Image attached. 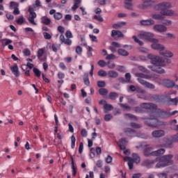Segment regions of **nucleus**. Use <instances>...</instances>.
Returning a JSON list of instances; mask_svg holds the SVG:
<instances>
[{"label":"nucleus","mask_w":178,"mask_h":178,"mask_svg":"<svg viewBox=\"0 0 178 178\" xmlns=\"http://www.w3.org/2000/svg\"><path fill=\"white\" fill-rule=\"evenodd\" d=\"M43 35L45 40H51L52 38V35L47 32L43 33Z\"/></svg>","instance_id":"79ce46f5"},{"label":"nucleus","mask_w":178,"mask_h":178,"mask_svg":"<svg viewBox=\"0 0 178 178\" xmlns=\"http://www.w3.org/2000/svg\"><path fill=\"white\" fill-rule=\"evenodd\" d=\"M40 6H41V2H40V0H36L35 4L33 5V7L40 8Z\"/></svg>","instance_id":"5fc2aeb1"},{"label":"nucleus","mask_w":178,"mask_h":178,"mask_svg":"<svg viewBox=\"0 0 178 178\" xmlns=\"http://www.w3.org/2000/svg\"><path fill=\"white\" fill-rule=\"evenodd\" d=\"M133 40L135 41V42L138 44V45H143L144 44L143 42H141L140 40H138V38H137V36H136V35L133 36Z\"/></svg>","instance_id":"c9c22d12"},{"label":"nucleus","mask_w":178,"mask_h":178,"mask_svg":"<svg viewBox=\"0 0 178 178\" xmlns=\"http://www.w3.org/2000/svg\"><path fill=\"white\" fill-rule=\"evenodd\" d=\"M97 64L99 66H100V67H105V66H106V62L102 60H99Z\"/></svg>","instance_id":"ea45409f"},{"label":"nucleus","mask_w":178,"mask_h":178,"mask_svg":"<svg viewBox=\"0 0 178 178\" xmlns=\"http://www.w3.org/2000/svg\"><path fill=\"white\" fill-rule=\"evenodd\" d=\"M166 35L168 38H176V36L173 33H168Z\"/></svg>","instance_id":"69168bd1"},{"label":"nucleus","mask_w":178,"mask_h":178,"mask_svg":"<svg viewBox=\"0 0 178 178\" xmlns=\"http://www.w3.org/2000/svg\"><path fill=\"white\" fill-rule=\"evenodd\" d=\"M57 76H58V78L60 79H65V74L64 73L58 72Z\"/></svg>","instance_id":"e2e57ef3"},{"label":"nucleus","mask_w":178,"mask_h":178,"mask_svg":"<svg viewBox=\"0 0 178 178\" xmlns=\"http://www.w3.org/2000/svg\"><path fill=\"white\" fill-rule=\"evenodd\" d=\"M146 124L147 126H151L152 127H159V126H165L166 124L162 121L158 120L156 118L147 119V122H146Z\"/></svg>","instance_id":"6e6552de"},{"label":"nucleus","mask_w":178,"mask_h":178,"mask_svg":"<svg viewBox=\"0 0 178 178\" xmlns=\"http://www.w3.org/2000/svg\"><path fill=\"white\" fill-rule=\"evenodd\" d=\"M161 55H163L164 56H166L167 58H172L173 56V53H172L170 51H166L165 52H161Z\"/></svg>","instance_id":"393cba45"},{"label":"nucleus","mask_w":178,"mask_h":178,"mask_svg":"<svg viewBox=\"0 0 178 178\" xmlns=\"http://www.w3.org/2000/svg\"><path fill=\"white\" fill-rule=\"evenodd\" d=\"M152 137L154 138H159L165 136V131L163 130H157L152 132Z\"/></svg>","instance_id":"4468645a"},{"label":"nucleus","mask_w":178,"mask_h":178,"mask_svg":"<svg viewBox=\"0 0 178 178\" xmlns=\"http://www.w3.org/2000/svg\"><path fill=\"white\" fill-rule=\"evenodd\" d=\"M158 40L157 42H152L153 44H152V48L153 49H157L158 51H163L165 49V47L163 45L158 43Z\"/></svg>","instance_id":"ddd939ff"},{"label":"nucleus","mask_w":178,"mask_h":178,"mask_svg":"<svg viewBox=\"0 0 178 178\" xmlns=\"http://www.w3.org/2000/svg\"><path fill=\"white\" fill-rule=\"evenodd\" d=\"M89 37H90V40L92 41H93V42H97V41H98V40H97L96 36L94 35H90Z\"/></svg>","instance_id":"603ef678"},{"label":"nucleus","mask_w":178,"mask_h":178,"mask_svg":"<svg viewBox=\"0 0 178 178\" xmlns=\"http://www.w3.org/2000/svg\"><path fill=\"white\" fill-rule=\"evenodd\" d=\"M118 54L121 55L122 56H127V55H129V53L124 49H119Z\"/></svg>","instance_id":"7c9ffc66"},{"label":"nucleus","mask_w":178,"mask_h":178,"mask_svg":"<svg viewBox=\"0 0 178 178\" xmlns=\"http://www.w3.org/2000/svg\"><path fill=\"white\" fill-rule=\"evenodd\" d=\"M170 102H172V104H173L174 105H177L178 98L176 97V98H175V99H170Z\"/></svg>","instance_id":"4d7b16f0"},{"label":"nucleus","mask_w":178,"mask_h":178,"mask_svg":"<svg viewBox=\"0 0 178 178\" xmlns=\"http://www.w3.org/2000/svg\"><path fill=\"white\" fill-rule=\"evenodd\" d=\"M65 37L67 39L65 38V35H60V41L63 44H65V45H68V46L72 45V40H70V38H73V34L72 33V32L70 31H67L65 32Z\"/></svg>","instance_id":"423d86ee"},{"label":"nucleus","mask_w":178,"mask_h":178,"mask_svg":"<svg viewBox=\"0 0 178 178\" xmlns=\"http://www.w3.org/2000/svg\"><path fill=\"white\" fill-rule=\"evenodd\" d=\"M140 177H141V174H140V173L134 174V175L132 176V178H140Z\"/></svg>","instance_id":"774afa93"},{"label":"nucleus","mask_w":178,"mask_h":178,"mask_svg":"<svg viewBox=\"0 0 178 178\" xmlns=\"http://www.w3.org/2000/svg\"><path fill=\"white\" fill-rule=\"evenodd\" d=\"M100 95H106L108 94V90L105 88H102L99 90Z\"/></svg>","instance_id":"e433bc0d"},{"label":"nucleus","mask_w":178,"mask_h":178,"mask_svg":"<svg viewBox=\"0 0 178 178\" xmlns=\"http://www.w3.org/2000/svg\"><path fill=\"white\" fill-rule=\"evenodd\" d=\"M153 19H156V20H163V16L160 15H154Z\"/></svg>","instance_id":"37998d69"},{"label":"nucleus","mask_w":178,"mask_h":178,"mask_svg":"<svg viewBox=\"0 0 178 178\" xmlns=\"http://www.w3.org/2000/svg\"><path fill=\"white\" fill-rule=\"evenodd\" d=\"M111 119H112V115L111 114H107L104 116V120H106V122H109Z\"/></svg>","instance_id":"de8ad7c7"},{"label":"nucleus","mask_w":178,"mask_h":178,"mask_svg":"<svg viewBox=\"0 0 178 178\" xmlns=\"http://www.w3.org/2000/svg\"><path fill=\"white\" fill-rule=\"evenodd\" d=\"M122 24L124 25V22H122L120 24H116L113 25V29H119L122 26Z\"/></svg>","instance_id":"0e129e2a"},{"label":"nucleus","mask_w":178,"mask_h":178,"mask_svg":"<svg viewBox=\"0 0 178 178\" xmlns=\"http://www.w3.org/2000/svg\"><path fill=\"white\" fill-rule=\"evenodd\" d=\"M74 147H76V137H74V135H72L71 136V148L73 149Z\"/></svg>","instance_id":"bb28decb"},{"label":"nucleus","mask_w":178,"mask_h":178,"mask_svg":"<svg viewBox=\"0 0 178 178\" xmlns=\"http://www.w3.org/2000/svg\"><path fill=\"white\" fill-rule=\"evenodd\" d=\"M30 50L29 49H24V54L25 55V56H30Z\"/></svg>","instance_id":"338daca9"},{"label":"nucleus","mask_w":178,"mask_h":178,"mask_svg":"<svg viewBox=\"0 0 178 178\" xmlns=\"http://www.w3.org/2000/svg\"><path fill=\"white\" fill-rule=\"evenodd\" d=\"M136 76L138 77V81L140 83V84H141L142 86H144V87H146L147 88H151V89L155 88V86L153 84H151L144 81L143 79H156V76H149L145 74H140V73H136Z\"/></svg>","instance_id":"f03ea898"},{"label":"nucleus","mask_w":178,"mask_h":178,"mask_svg":"<svg viewBox=\"0 0 178 178\" xmlns=\"http://www.w3.org/2000/svg\"><path fill=\"white\" fill-rule=\"evenodd\" d=\"M154 30L157 33H165L167 31L168 28L163 25L156 24L154 26Z\"/></svg>","instance_id":"9b49d317"},{"label":"nucleus","mask_w":178,"mask_h":178,"mask_svg":"<svg viewBox=\"0 0 178 178\" xmlns=\"http://www.w3.org/2000/svg\"><path fill=\"white\" fill-rule=\"evenodd\" d=\"M17 24L22 25L23 23H24V17L23 16H20L17 19Z\"/></svg>","instance_id":"72a5a7b5"},{"label":"nucleus","mask_w":178,"mask_h":178,"mask_svg":"<svg viewBox=\"0 0 178 178\" xmlns=\"http://www.w3.org/2000/svg\"><path fill=\"white\" fill-rule=\"evenodd\" d=\"M108 76L113 79H115V78L118 77V74L115 71L110 70L108 72Z\"/></svg>","instance_id":"4be33fe9"},{"label":"nucleus","mask_w":178,"mask_h":178,"mask_svg":"<svg viewBox=\"0 0 178 178\" xmlns=\"http://www.w3.org/2000/svg\"><path fill=\"white\" fill-rule=\"evenodd\" d=\"M118 95L116 92H111L109 95L110 99H115V98H118Z\"/></svg>","instance_id":"58836bf2"},{"label":"nucleus","mask_w":178,"mask_h":178,"mask_svg":"<svg viewBox=\"0 0 178 178\" xmlns=\"http://www.w3.org/2000/svg\"><path fill=\"white\" fill-rule=\"evenodd\" d=\"M172 158L173 156L172 154H168L157 159L158 163L156 165V168L159 169L161 168H165V166L172 165V163H173V161H172Z\"/></svg>","instance_id":"20e7f679"},{"label":"nucleus","mask_w":178,"mask_h":178,"mask_svg":"<svg viewBox=\"0 0 178 178\" xmlns=\"http://www.w3.org/2000/svg\"><path fill=\"white\" fill-rule=\"evenodd\" d=\"M165 154V149H161L155 152H152V149H148L145 151V155L146 156H149L151 155L152 156H158L159 155H163Z\"/></svg>","instance_id":"9d476101"},{"label":"nucleus","mask_w":178,"mask_h":178,"mask_svg":"<svg viewBox=\"0 0 178 178\" xmlns=\"http://www.w3.org/2000/svg\"><path fill=\"white\" fill-rule=\"evenodd\" d=\"M54 17L55 20H60V19H62V17H63V15H62V13H56L54 15Z\"/></svg>","instance_id":"cd10ccee"},{"label":"nucleus","mask_w":178,"mask_h":178,"mask_svg":"<svg viewBox=\"0 0 178 178\" xmlns=\"http://www.w3.org/2000/svg\"><path fill=\"white\" fill-rule=\"evenodd\" d=\"M58 31L60 33L61 35H63V33H65V28L62 26H59L58 27Z\"/></svg>","instance_id":"a18cd8bd"},{"label":"nucleus","mask_w":178,"mask_h":178,"mask_svg":"<svg viewBox=\"0 0 178 178\" xmlns=\"http://www.w3.org/2000/svg\"><path fill=\"white\" fill-rule=\"evenodd\" d=\"M44 52H45V49H39L38 51V59H41L42 58V55H44Z\"/></svg>","instance_id":"c756f323"},{"label":"nucleus","mask_w":178,"mask_h":178,"mask_svg":"<svg viewBox=\"0 0 178 178\" xmlns=\"http://www.w3.org/2000/svg\"><path fill=\"white\" fill-rule=\"evenodd\" d=\"M120 44L113 42L112 43V46L110 47V50L111 51V52H116V49L117 48H120Z\"/></svg>","instance_id":"6ab92c4d"},{"label":"nucleus","mask_w":178,"mask_h":178,"mask_svg":"<svg viewBox=\"0 0 178 178\" xmlns=\"http://www.w3.org/2000/svg\"><path fill=\"white\" fill-rule=\"evenodd\" d=\"M60 48V45L52 44L51 49H53L54 52H58V50Z\"/></svg>","instance_id":"4c0bfd02"},{"label":"nucleus","mask_w":178,"mask_h":178,"mask_svg":"<svg viewBox=\"0 0 178 178\" xmlns=\"http://www.w3.org/2000/svg\"><path fill=\"white\" fill-rule=\"evenodd\" d=\"M97 74L100 77H106V76H108V73L106 72V71L104 70H99L98 72H97Z\"/></svg>","instance_id":"a878e982"},{"label":"nucleus","mask_w":178,"mask_h":178,"mask_svg":"<svg viewBox=\"0 0 178 178\" xmlns=\"http://www.w3.org/2000/svg\"><path fill=\"white\" fill-rule=\"evenodd\" d=\"M104 109L105 113H106L107 112L112 111V109H113V107H112V105L106 104H104Z\"/></svg>","instance_id":"5701e85b"},{"label":"nucleus","mask_w":178,"mask_h":178,"mask_svg":"<svg viewBox=\"0 0 178 178\" xmlns=\"http://www.w3.org/2000/svg\"><path fill=\"white\" fill-rule=\"evenodd\" d=\"M155 22L154 20L152 19H147V20H143L140 21V24L142 26H152Z\"/></svg>","instance_id":"a211bd4d"},{"label":"nucleus","mask_w":178,"mask_h":178,"mask_svg":"<svg viewBox=\"0 0 178 178\" xmlns=\"http://www.w3.org/2000/svg\"><path fill=\"white\" fill-rule=\"evenodd\" d=\"M133 158H134V161H133V159H131L130 157H124V161H125L126 162H128V166H129L130 170H131V169H133V163L134 162H135V163H140V157L137 154H134Z\"/></svg>","instance_id":"0eeeda50"},{"label":"nucleus","mask_w":178,"mask_h":178,"mask_svg":"<svg viewBox=\"0 0 178 178\" xmlns=\"http://www.w3.org/2000/svg\"><path fill=\"white\" fill-rule=\"evenodd\" d=\"M125 79L128 83H130V79H131V76L130 75V73H127L125 74Z\"/></svg>","instance_id":"864d4df0"},{"label":"nucleus","mask_w":178,"mask_h":178,"mask_svg":"<svg viewBox=\"0 0 178 178\" xmlns=\"http://www.w3.org/2000/svg\"><path fill=\"white\" fill-rule=\"evenodd\" d=\"M111 36H113L114 38H122V37H124L123 33H122V32L115 30L112 31Z\"/></svg>","instance_id":"f3484780"},{"label":"nucleus","mask_w":178,"mask_h":178,"mask_svg":"<svg viewBox=\"0 0 178 178\" xmlns=\"http://www.w3.org/2000/svg\"><path fill=\"white\" fill-rule=\"evenodd\" d=\"M29 15L28 17V20L31 24H33V26H37V23L35 21H34V19L37 17V14L34 12V8L31 6L29 7Z\"/></svg>","instance_id":"1a4fd4ad"},{"label":"nucleus","mask_w":178,"mask_h":178,"mask_svg":"<svg viewBox=\"0 0 178 178\" xmlns=\"http://www.w3.org/2000/svg\"><path fill=\"white\" fill-rule=\"evenodd\" d=\"M129 90H131V91H140V89L137 87H136V86H129Z\"/></svg>","instance_id":"8fccbe9b"},{"label":"nucleus","mask_w":178,"mask_h":178,"mask_svg":"<svg viewBox=\"0 0 178 178\" xmlns=\"http://www.w3.org/2000/svg\"><path fill=\"white\" fill-rule=\"evenodd\" d=\"M116 56H115V55L113 54H109L106 57V59L107 60H111V59H115Z\"/></svg>","instance_id":"13d9d810"},{"label":"nucleus","mask_w":178,"mask_h":178,"mask_svg":"<svg viewBox=\"0 0 178 178\" xmlns=\"http://www.w3.org/2000/svg\"><path fill=\"white\" fill-rule=\"evenodd\" d=\"M104 173H106V175H109L111 173V167L106 165L104 168Z\"/></svg>","instance_id":"a19ab883"},{"label":"nucleus","mask_w":178,"mask_h":178,"mask_svg":"<svg viewBox=\"0 0 178 178\" xmlns=\"http://www.w3.org/2000/svg\"><path fill=\"white\" fill-rule=\"evenodd\" d=\"M10 8H12L13 9H16L17 8H19V3L14 1H11L10 3Z\"/></svg>","instance_id":"2f4dec72"},{"label":"nucleus","mask_w":178,"mask_h":178,"mask_svg":"<svg viewBox=\"0 0 178 178\" xmlns=\"http://www.w3.org/2000/svg\"><path fill=\"white\" fill-rule=\"evenodd\" d=\"M72 176H76L77 168L74 166V161H73V159H72Z\"/></svg>","instance_id":"c85d7f7f"},{"label":"nucleus","mask_w":178,"mask_h":178,"mask_svg":"<svg viewBox=\"0 0 178 178\" xmlns=\"http://www.w3.org/2000/svg\"><path fill=\"white\" fill-rule=\"evenodd\" d=\"M33 73H35V75L36 76V77H41V72L40 71V70L34 67Z\"/></svg>","instance_id":"473e14b6"},{"label":"nucleus","mask_w":178,"mask_h":178,"mask_svg":"<svg viewBox=\"0 0 178 178\" xmlns=\"http://www.w3.org/2000/svg\"><path fill=\"white\" fill-rule=\"evenodd\" d=\"M147 58L152 60V63L153 65L151 67L152 70H153V72H156V73H159L160 74H163V73H165V70L162 69L161 67L166 66L167 63H170L169 59L165 58L162 60L159 58V56L153 54H149Z\"/></svg>","instance_id":"f257e3e1"},{"label":"nucleus","mask_w":178,"mask_h":178,"mask_svg":"<svg viewBox=\"0 0 178 178\" xmlns=\"http://www.w3.org/2000/svg\"><path fill=\"white\" fill-rule=\"evenodd\" d=\"M112 156H108L106 158V159H105V161H106V163H111V162H112Z\"/></svg>","instance_id":"052dcab7"},{"label":"nucleus","mask_w":178,"mask_h":178,"mask_svg":"<svg viewBox=\"0 0 178 178\" xmlns=\"http://www.w3.org/2000/svg\"><path fill=\"white\" fill-rule=\"evenodd\" d=\"M76 54L78 55H81V52H83V48L80 46H77L75 49Z\"/></svg>","instance_id":"f704fd0d"},{"label":"nucleus","mask_w":178,"mask_h":178,"mask_svg":"<svg viewBox=\"0 0 178 178\" xmlns=\"http://www.w3.org/2000/svg\"><path fill=\"white\" fill-rule=\"evenodd\" d=\"M133 0H125L124 5L127 9H133V4H131V1Z\"/></svg>","instance_id":"412c9836"},{"label":"nucleus","mask_w":178,"mask_h":178,"mask_svg":"<svg viewBox=\"0 0 178 178\" xmlns=\"http://www.w3.org/2000/svg\"><path fill=\"white\" fill-rule=\"evenodd\" d=\"M10 69L13 74H14V76H15V77H19V76H20V72H19V67L17 66V64L11 65L10 67Z\"/></svg>","instance_id":"f8f14e48"},{"label":"nucleus","mask_w":178,"mask_h":178,"mask_svg":"<svg viewBox=\"0 0 178 178\" xmlns=\"http://www.w3.org/2000/svg\"><path fill=\"white\" fill-rule=\"evenodd\" d=\"M94 19H95V20H98V22H104V19L99 15H95Z\"/></svg>","instance_id":"3c124183"},{"label":"nucleus","mask_w":178,"mask_h":178,"mask_svg":"<svg viewBox=\"0 0 178 178\" xmlns=\"http://www.w3.org/2000/svg\"><path fill=\"white\" fill-rule=\"evenodd\" d=\"M87 130H86V129H82L81 131V135L82 137H87Z\"/></svg>","instance_id":"49530a36"},{"label":"nucleus","mask_w":178,"mask_h":178,"mask_svg":"<svg viewBox=\"0 0 178 178\" xmlns=\"http://www.w3.org/2000/svg\"><path fill=\"white\" fill-rule=\"evenodd\" d=\"M138 38L145 41H149L150 42H157L158 40L154 38V33L145 31H141L138 34Z\"/></svg>","instance_id":"39448f33"},{"label":"nucleus","mask_w":178,"mask_h":178,"mask_svg":"<svg viewBox=\"0 0 178 178\" xmlns=\"http://www.w3.org/2000/svg\"><path fill=\"white\" fill-rule=\"evenodd\" d=\"M1 42L2 45H3V47H6V45H9V44H12V40L9 39H2Z\"/></svg>","instance_id":"b1692460"},{"label":"nucleus","mask_w":178,"mask_h":178,"mask_svg":"<svg viewBox=\"0 0 178 178\" xmlns=\"http://www.w3.org/2000/svg\"><path fill=\"white\" fill-rule=\"evenodd\" d=\"M142 108L145 109H156V105L148 103H143L141 105Z\"/></svg>","instance_id":"dca6fc26"},{"label":"nucleus","mask_w":178,"mask_h":178,"mask_svg":"<svg viewBox=\"0 0 178 178\" xmlns=\"http://www.w3.org/2000/svg\"><path fill=\"white\" fill-rule=\"evenodd\" d=\"M172 8V4L170 3H161L156 6V9H160L161 15L163 16H173L175 15V11L172 10H166Z\"/></svg>","instance_id":"7ed1b4c3"},{"label":"nucleus","mask_w":178,"mask_h":178,"mask_svg":"<svg viewBox=\"0 0 178 178\" xmlns=\"http://www.w3.org/2000/svg\"><path fill=\"white\" fill-rule=\"evenodd\" d=\"M83 149H84V145L83 144V143H81L79 144V154H83Z\"/></svg>","instance_id":"c03bdc74"},{"label":"nucleus","mask_w":178,"mask_h":178,"mask_svg":"<svg viewBox=\"0 0 178 178\" xmlns=\"http://www.w3.org/2000/svg\"><path fill=\"white\" fill-rule=\"evenodd\" d=\"M98 87H105V81H100L97 82Z\"/></svg>","instance_id":"6e6d98bb"},{"label":"nucleus","mask_w":178,"mask_h":178,"mask_svg":"<svg viewBox=\"0 0 178 178\" xmlns=\"http://www.w3.org/2000/svg\"><path fill=\"white\" fill-rule=\"evenodd\" d=\"M87 49H88V54L90 55V56H92V47L88 46Z\"/></svg>","instance_id":"09e8293b"},{"label":"nucleus","mask_w":178,"mask_h":178,"mask_svg":"<svg viewBox=\"0 0 178 178\" xmlns=\"http://www.w3.org/2000/svg\"><path fill=\"white\" fill-rule=\"evenodd\" d=\"M40 22L42 24H45V26H49L51 24V19H49L47 16H43L40 18Z\"/></svg>","instance_id":"2eb2a0df"},{"label":"nucleus","mask_w":178,"mask_h":178,"mask_svg":"<svg viewBox=\"0 0 178 178\" xmlns=\"http://www.w3.org/2000/svg\"><path fill=\"white\" fill-rule=\"evenodd\" d=\"M6 17L8 19V20H13V19H15V17H13V15L10 13H7Z\"/></svg>","instance_id":"bf43d9fd"},{"label":"nucleus","mask_w":178,"mask_h":178,"mask_svg":"<svg viewBox=\"0 0 178 178\" xmlns=\"http://www.w3.org/2000/svg\"><path fill=\"white\" fill-rule=\"evenodd\" d=\"M118 144L120 149H126V145H127V141H126V139H121Z\"/></svg>","instance_id":"aec40b11"},{"label":"nucleus","mask_w":178,"mask_h":178,"mask_svg":"<svg viewBox=\"0 0 178 178\" xmlns=\"http://www.w3.org/2000/svg\"><path fill=\"white\" fill-rule=\"evenodd\" d=\"M13 15H20V10H19V7H17V8H14Z\"/></svg>","instance_id":"680f3d73"}]
</instances>
